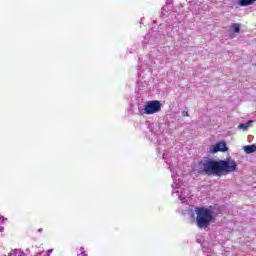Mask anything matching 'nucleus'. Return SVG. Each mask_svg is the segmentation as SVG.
Masks as SVG:
<instances>
[{"label": "nucleus", "mask_w": 256, "mask_h": 256, "mask_svg": "<svg viewBox=\"0 0 256 256\" xmlns=\"http://www.w3.org/2000/svg\"><path fill=\"white\" fill-rule=\"evenodd\" d=\"M166 163L169 165V169L172 173V195H177V197L181 200V203H189V197L191 195V192L189 191L187 185H185L181 181V176H179L178 173L179 168L174 169L171 163H169L168 161H166Z\"/></svg>", "instance_id": "1"}, {"label": "nucleus", "mask_w": 256, "mask_h": 256, "mask_svg": "<svg viewBox=\"0 0 256 256\" xmlns=\"http://www.w3.org/2000/svg\"><path fill=\"white\" fill-rule=\"evenodd\" d=\"M194 211L197 227L199 229H207L211 225V221H213V211L205 207H196Z\"/></svg>", "instance_id": "2"}, {"label": "nucleus", "mask_w": 256, "mask_h": 256, "mask_svg": "<svg viewBox=\"0 0 256 256\" xmlns=\"http://www.w3.org/2000/svg\"><path fill=\"white\" fill-rule=\"evenodd\" d=\"M200 167L206 175H216L219 177V161L206 159L200 163Z\"/></svg>", "instance_id": "3"}, {"label": "nucleus", "mask_w": 256, "mask_h": 256, "mask_svg": "<svg viewBox=\"0 0 256 256\" xmlns=\"http://www.w3.org/2000/svg\"><path fill=\"white\" fill-rule=\"evenodd\" d=\"M237 171V162L233 159L219 160V177L221 175H229Z\"/></svg>", "instance_id": "4"}, {"label": "nucleus", "mask_w": 256, "mask_h": 256, "mask_svg": "<svg viewBox=\"0 0 256 256\" xmlns=\"http://www.w3.org/2000/svg\"><path fill=\"white\" fill-rule=\"evenodd\" d=\"M161 107L162 104L159 100H151L146 102L142 113H144V115H155V113H159V111H161Z\"/></svg>", "instance_id": "5"}, {"label": "nucleus", "mask_w": 256, "mask_h": 256, "mask_svg": "<svg viewBox=\"0 0 256 256\" xmlns=\"http://www.w3.org/2000/svg\"><path fill=\"white\" fill-rule=\"evenodd\" d=\"M225 151H227V143L225 142H217L216 144L210 146L209 148V153H212L213 155H215V153H225Z\"/></svg>", "instance_id": "6"}, {"label": "nucleus", "mask_w": 256, "mask_h": 256, "mask_svg": "<svg viewBox=\"0 0 256 256\" xmlns=\"http://www.w3.org/2000/svg\"><path fill=\"white\" fill-rule=\"evenodd\" d=\"M240 31H241V24L233 23L229 29L231 39H235L236 37L235 33H239Z\"/></svg>", "instance_id": "7"}, {"label": "nucleus", "mask_w": 256, "mask_h": 256, "mask_svg": "<svg viewBox=\"0 0 256 256\" xmlns=\"http://www.w3.org/2000/svg\"><path fill=\"white\" fill-rule=\"evenodd\" d=\"M244 151H245V153H247V154L255 153V151H256V145L244 146Z\"/></svg>", "instance_id": "8"}, {"label": "nucleus", "mask_w": 256, "mask_h": 256, "mask_svg": "<svg viewBox=\"0 0 256 256\" xmlns=\"http://www.w3.org/2000/svg\"><path fill=\"white\" fill-rule=\"evenodd\" d=\"M253 2H255V0H240L239 5L241 7H247V5H252Z\"/></svg>", "instance_id": "9"}, {"label": "nucleus", "mask_w": 256, "mask_h": 256, "mask_svg": "<svg viewBox=\"0 0 256 256\" xmlns=\"http://www.w3.org/2000/svg\"><path fill=\"white\" fill-rule=\"evenodd\" d=\"M251 123H253V121L250 120L245 124H240L238 126V128L243 129V131H247V129H249V127H251Z\"/></svg>", "instance_id": "10"}, {"label": "nucleus", "mask_w": 256, "mask_h": 256, "mask_svg": "<svg viewBox=\"0 0 256 256\" xmlns=\"http://www.w3.org/2000/svg\"><path fill=\"white\" fill-rule=\"evenodd\" d=\"M7 221V218H4L3 216H0V233H3L5 231V228L1 225H3V222Z\"/></svg>", "instance_id": "11"}, {"label": "nucleus", "mask_w": 256, "mask_h": 256, "mask_svg": "<svg viewBox=\"0 0 256 256\" xmlns=\"http://www.w3.org/2000/svg\"><path fill=\"white\" fill-rule=\"evenodd\" d=\"M17 255H21V250L16 249L10 252V256H17Z\"/></svg>", "instance_id": "12"}, {"label": "nucleus", "mask_w": 256, "mask_h": 256, "mask_svg": "<svg viewBox=\"0 0 256 256\" xmlns=\"http://www.w3.org/2000/svg\"><path fill=\"white\" fill-rule=\"evenodd\" d=\"M78 256H87V254L85 253V248H80V253H78Z\"/></svg>", "instance_id": "13"}, {"label": "nucleus", "mask_w": 256, "mask_h": 256, "mask_svg": "<svg viewBox=\"0 0 256 256\" xmlns=\"http://www.w3.org/2000/svg\"><path fill=\"white\" fill-rule=\"evenodd\" d=\"M183 117H189V113L187 111L182 112Z\"/></svg>", "instance_id": "14"}, {"label": "nucleus", "mask_w": 256, "mask_h": 256, "mask_svg": "<svg viewBox=\"0 0 256 256\" xmlns=\"http://www.w3.org/2000/svg\"><path fill=\"white\" fill-rule=\"evenodd\" d=\"M166 3H167V5H171V4L173 3V1H171V0H166Z\"/></svg>", "instance_id": "15"}, {"label": "nucleus", "mask_w": 256, "mask_h": 256, "mask_svg": "<svg viewBox=\"0 0 256 256\" xmlns=\"http://www.w3.org/2000/svg\"><path fill=\"white\" fill-rule=\"evenodd\" d=\"M138 77H141V70L138 69Z\"/></svg>", "instance_id": "16"}, {"label": "nucleus", "mask_w": 256, "mask_h": 256, "mask_svg": "<svg viewBox=\"0 0 256 256\" xmlns=\"http://www.w3.org/2000/svg\"><path fill=\"white\" fill-rule=\"evenodd\" d=\"M149 34L145 36V41H147V39H149Z\"/></svg>", "instance_id": "17"}, {"label": "nucleus", "mask_w": 256, "mask_h": 256, "mask_svg": "<svg viewBox=\"0 0 256 256\" xmlns=\"http://www.w3.org/2000/svg\"><path fill=\"white\" fill-rule=\"evenodd\" d=\"M204 253H207V248H203Z\"/></svg>", "instance_id": "18"}, {"label": "nucleus", "mask_w": 256, "mask_h": 256, "mask_svg": "<svg viewBox=\"0 0 256 256\" xmlns=\"http://www.w3.org/2000/svg\"><path fill=\"white\" fill-rule=\"evenodd\" d=\"M38 231L41 233V231H43V228H40Z\"/></svg>", "instance_id": "19"}, {"label": "nucleus", "mask_w": 256, "mask_h": 256, "mask_svg": "<svg viewBox=\"0 0 256 256\" xmlns=\"http://www.w3.org/2000/svg\"><path fill=\"white\" fill-rule=\"evenodd\" d=\"M163 159H165V154L163 155Z\"/></svg>", "instance_id": "20"}, {"label": "nucleus", "mask_w": 256, "mask_h": 256, "mask_svg": "<svg viewBox=\"0 0 256 256\" xmlns=\"http://www.w3.org/2000/svg\"><path fill=\"white\" fill-rule=\"evenodd\" d=\"M208 256H211V255H208Z\"/></svg>", "instance_id": "21"}]
</instances>
